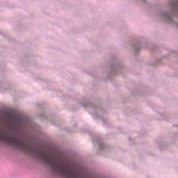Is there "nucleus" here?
<instances>
[{
  "mask_svg": "<svg viewBox=\"0 0 178 178\" xmlns=\"http://www.w3.org/2000/svg\"><path fill=\"white\" fill-rule=\"evenodd\" d=\"M0 141H4L19 149L32 154L44 163L49 165L54 172L66 178V163L62 161L60 154L33 145L24 138L15 135L2 127H0Z\"/></svg>",
  "mask_w": 178,
  "mask_h": 178,
  "instance_id": "nucleus-1",
  "label": "nucleus"
},
{
  "mask_svg": "<svg viewBox=\"0 0 178 178\" xmlns=\"http://www.w3.org/2000/svg\"><path fill=\"white\" fill-rule=\"evenodd\" d=\"M174 6H178V0L177 2L174 5Z\"/></svg>",
  "mask_w": 178,
  "mask_h": 178,
  "instance_id": "nucleus-2",
  "label": "nucleus"
}]
</instances>
